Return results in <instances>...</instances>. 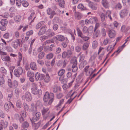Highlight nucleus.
Returning a JSON list of instances; mask_svg holds the SVG:
<instances>
[{"mask_svg":"<svg viewBox=\"0 0 130 130\" xmlns=\"http://www.w3.org/2000/svg\"><path fill=\"white\" fill-rule=\"evenodd\" d=\"M47 12L48 14L50 15V18L52 19L54 15L58 13L60 15V13L61 11L56 6H54L52 7V9L48 8L47 10Z\"/></svg>","mask_w":130,"mask_h":130,"instance_id":"obj_1","label":"nucleus"},{"mask_svg":"<svg viewBox=\"0 0 130 130\" xmlns=\"http://www.w3.org/2000/svg\"><path fill=\"white\" fill-rule=\"evenodd\" d=\"M21 42V39H17L12 41L11 45L12 47L14 49H17L20 46Z\"/></svg>","mask_w":130,"mask_h":130,"instance_id":"obj_2","label":"nucleus"},{"mask_svg":"<svg viewBox=\"0 0 130 130\" xmlns=\"http://www.w3.org/2000/svg\"><path fill=\"white\" fill-rule=\"evenodd\" d=\"M54 94L52 93L50 94L47 92H46L44 95L43 98V100L44 102H47L50 99H53Z\"/></svg>","mask_w":130,"mask_h":130,"instance_id":"obj_3","label":"nucleus"},{"mask_svg":"<svg viewBox=\"0 0 130 130\" xmlns=\"http://www.w3.org/2000/svg\"><path fill=\"white\" fill-rule=\"evenodd\" d=\"M76 30L77 31L78 36L83 39L85 41H87L89 39V37L86 36L84 35L82 31L78 27H77Z\"/></svg>","mask_w":130,"mask_h":130,"instance_id":"obj_4","label":"nucleus"},{"mask_svg":"<svg viewBox=\"0 0 130 130\" xmlns=\"http://www.w3.org/2000/svg\"><path fill=\"white\" fill-rule=\"evenodd\" d=\"M23 69L21 67H19L17 69H15L14 71V74L16 77H19L22 73Z\"/></svg>","mask_w":130,"mask_h":130,"instance_id":"obj_5","label":"nucleus"},{"mask_svg":"<svg viewBox=\"0 0 130 130\" xmlns=\"http://www.w3.org/2000/svg\"><path fill=\"white\" fill-rule=\"evenodd\" d=\"M72 53V52L70 50H68L67 52L64 51L62 54V58L68 59L71 56Z\"/></svg>","mask_w":130,"mask_h":130,"instance_id":"obj_6","label":"nucleus"},{"mask_svg":"<svg viewBox=\"0 0 130 130\" xmlns=\"http://www.w3.org/2000/svg\"><path fill=\"white\" fill-rule=\"evenodd\" d=\"M22 98L23 100H24L25 99L28 101H30L32 100V97L31 94L28 92H25V95H23L22 96Z\"/></svg>","mask_w":130,"mask_h":130,"instance_id":"obj_7","label":"nucleus"},{"mask_svg":"<svg viewBox=\"0 0 130 130\" xmlns=\"http://www.w3.org/2000/svg\"><path fill=\"white\" fill-rule=\"evenodd\" d=\"M11 106L13 108H14L13 104L11 102H6L5 103L4 105V108L5 110L8 111H9V109Z\"/></svg>","mask_w":130,"mask_h":130,"instance_id":"obj_8","label":"nucleus"},{"mask_svg":"<svg viewBox=\"0 0 130 130\" xmlns=\"http://www.w3.org/2000/svg\"><path fill=\"white\" fill-rule=\"evenodd\" d=\"M128 11L126 9L121 10L119 14L121 18H123L127 16Z\"/></svg>","mask_w":130,"mask_h":130,"instance_id":"obj_9","label":"nucleus"},{"mask_svg":"<svg viewBox=\"0 0 130 130\" xmlns=\"http://www.w3.org/2000/svg\"><path fill=\"white\" fill-rule=\"evenodd\" d=\"M89 67V66H86L84 69V71L86 72V75L87 76H91L92 74H91V73L93 69L92 68H90L88 69Z\"/></svg>","mask_w":130,"mask_h":130,"instance_id":"obj_10","label":"nucleus"},{"mask_svg":"<svg viewBox=\"0 0 130 130\" xmlns=\"http://www.w3.org/2000/svg\"><path fill=\"white\" fill-rule=\"evenodd\" d=\"M40 116V113L39 112H37L35 115L33 116L32 119H30L31 122L33 121L34 122L36 121L39 119Z\"/></svg>","mask_w":130,"mask_h":130,"instance_id":"obj_11","label":"nucleus"},{"mask_svg":"<svg viewBox=\"0 0 130 130\" xmlns=\"http://www.w3.org/2000/svg\"><path fill=\"white\" fill-rule=\"evenodd\" d=\"M116 35V32L113 30L110 29L108 31V36L110 38H114Z\"/></svg>","mask_w":130,"mask_h":130,"instance_id":"obj_12","label":"nucleus"},{"mask_svg":"<svg viewBox=\"0 0 130 130\" xmlns=\"http://www.w3.org/2000/svg\"><path fill=\"white\" fill-rule=\"evenodd\" d=\"M32 126L33 128L36 129H37L39 127L41 123V121H40L37 123H34L33 121L31 122Z\"/></svg>","mask_w":130,"mask_h":130,"instance_id":"obj_13","label":"nucleus"},{"mask_svg":"<svg viewBox=\"0 0 130 130\" xmlns=\"http://www.w3.org/2000/svg\"><path fill=\"white\" fill-rule=\"evenodd\" d=\"M45 26H44L41 27L38 34V35L39 36H41L44 34L45 33L46 31V29L45 28Z\"/></svg>","mask_w":130,"mask_h":130,"instance_id":"obj_14","label":"nucleus"},{"mask_svg":"<svg viewBox=\"0 0 130 130\" xmlns=\"http://www.w3.org/2000/svg\"><path fill=\"white\" fill-rule=\"evenodd\" d=\"M102 3L103 6L106 8H108L109 6V3L107 0H102Z\"/></svg>","mask_w":130,"mask_h":130,"instance_id":"obj_15","label":"nucleus"},{"mask_svg":"<svg viewBox=\"0 0 130 130\" xmlns=\"http://www.w3.org/2000/svg\"><path fill=\"white\" fill-rule=\"evenodd\" d=\"M53 92L54 93H56L59 90L61 91V88L60 86H58L57 85H55L53 88Z\"/></svg>","mask_w":130,"mask_h":130,"instance_id":"obj_16","label":"nucleus"},{"mask_svg":"<svg viewBox=\"0 0 130 130\" xmlns=\"http://www.w3.org/2000/svg\"><path fill=\"white\" fill-rule=\"evenodd\" d=\"M100 33V31L98 30L94 29V32L92 38L95 39L98 37Z\"/></svg>","mask_w":130,"mask_h":130,"instance_id":"obj_17","label":"nucleus"},{"mask_svg":"<svg viewBox=\"0 0 130 130\" xmlns=\"http://www.w3.org/2000/svg\"><path fill=\"white\" fill-rule=\"evenodd\" d=\"M30 66L31 69L33 70H35L37 69V66L35 62H31L30 64Z\"/></svg>","mask_w":130,"mask_h":130,"instance_id":"obj_18","label":"nucleus"},{"mask_svg":"<svg viewBox=\"0 0 130 130\" xmlns=\"http://www.w3.org/2000/svg\"><path fill=\"white\" fill-rule=\"evenodd\" d=\"M55 38L57 40L60 41H63L65 39L64 36L61 35H58L56 36Z\"/></svg>","mask_w":130,"mask_h":130,"instance_id":"obj_19","label":"nucleus"},{"mask_svg":"<svg viewBox=\"0 0 130 130\" xmlns=\"http://www.w3.org/2000/svg\"><path fill=\"white\" fill-rule=\"evenodd\" d=\"M98 19L95 17H93L89 19L90 23L91 24H95L98 21Z\"/></svg>","mask_w":130,"mask_h":130,"instance_id":"obj_20","label":"nucleus"},{"mask_svg":"<svg viewBox=\"0 0 130 130\" xmlns=\"http://www.w3.org/2000/svg\"><path fill=\"white\" fill-rule=\"evenodd\" d=\"M46 35H47V36L48 37H51L55 35L54 32L52 31L51 30L49 29L46 32Z\"/></svg>","mask_w":130,"mask_h":130,"instance_id":"obj_21","label":"nucleus"},{"mask_svg":"<svg viewBox=\"0 0 130 130\" xmlns=\"http://www.w3.org/2000/svg\"><path fill=\"white\" fill-rule=\"evenodd\" d=\"M31 91L32 93L34 95L39 94L40 92L37 88H31Z\"/></svg>","mask_w":130,"mask_h":130,"instance_id":"obj_22","label":"nucleus"},{"mask_svg":"<svg viewBox=\"0 0 130 130\" xmlns=\"http://www.w3.org/2000/svg\"><path fill=\"white\" fill-rule=\"evenodd\" d=\"M88 33L87 34V36H90L92 34L93 29V27L92 26H90L88 28Z\"/></svg>","mask_w":130,"mask_h":130,"instance_id":"obj_23","label":"nucleus"},{"mask_svg":"<svg viewBox=\"0 0 130 130\" xmlns=\"http://www.w3.org/2000/svg\"><path fill=\"white\" fill-rule=\"evenodd\" d=\"M36 106L37 108L40 109L42 107V104L40 101H38L36 102Z\"/></svg>","mask_w":130,"mask_h":130,"instance_id":"obj_24","label":"nucleus"},{"mask_svg":"<svg viewBox=\"0 0 130 130\" xmlns=\"http://www.w3.org/2000/svg\"><path fill=\"white\" fill-rule=\"evenodd\" d=\"M75 15L76 18L77 20L80 19L82 17V14L78 12H75Z\"/></svg>","mask_w":130,"mask_h":130,"instance_id":"obj_25","label":"nucleus"},{"mask_svg":"<svg viewBox=\"0 0 130 130\" xmlns=\"http://www.w3.org/2000/svg\"><path fill=\"white\" fill-rule=\"evenodd\" d=\"M2 59L4 61H6L7 62H11V58L8 56H2L1 57Z\"/></svg>","mask_w":130,"mask_h":130,"instance_id":"obj_26","label":"nucleus"},{"mask_svg":"<svg viewBox=\"0 0 130 130\" xmlns=\"http://www.w3.org/2000/svg\"><path fill=\"white\" fill-rule=\"evenodd\" d=\"M0 23L2 25L7 26L8 23V21L5 19H2L1 20Z\"/></svg>","mask_w":130,"mask_h":130,"instance_id":"obj_27","label":"nucleus"},{"mask_svg":"<svg viewBox=\"0 0 130 130\" xmlns=\"http://www.w3.org/2000/svg\"><path fill=\"white\" fill-rule=\"evenodd\" d=\"M71 63L73 64L72 66H77V61L76 58H72L71 60Z\"/></svg>","mask_w":130,"mask_h":130,"instance_id":"obj_28","label":"nucleus"},{"mask_svg":"<svg viewBox=\"0 0 130 130\" xmlns=\"http://www.w3.org/2000/svg\"><path fill=\"white\" fill-rule=\"evenodd\" d=\"M59 6L62 8L64 7L65 3L64 0H59L58 2Z\"/></svg>","mask_w":130,"mask_h":130,"instance_id":"obj_29","label":"nucleus"},{"mask_svg":"<svg viewBox=\"0 0 130 130\" xmlns=\"http://www.w3.org/2000/svg\"><path fill=\"white\" fill-rule=\"evenodd\" d=\"M77 8L81 9L82 10H87L86 8V7H84L83 5L82 4H79Z\"/></svg>","mask_w":130,"mask_h":130,"instance_id":"obj_30","label":"nucleus"},{"mask_svg":"<svg viewBox=\"0 0 130 130\" xmlns=\"http://www.w3.org/2000/svg\"><path fill=\"white\" fill-rule=\"evenodd\" d=\"M44 21H41L40 22L38 23L36 26V28L37 29H38L42 25L44 24Z\"/></svg>","mask_w":130,"mask_h":130,"instance_id":"obj_31","label":"nucleus"},{"mask_svg":"<svg viewBox=\"0 0 130 130\" xmlns=\"http://www.w3.org/2000/svg\"><path fill=\"white\" fill-rule=\"evenodd\" d=\"M0 71L3 75H6L7 74V70L4 67H1V68Z\"/></svg>","mask_w":130,"mask_h":130,"instance_id":"obj_32","label":"nucleus"},{"mask_svg":"<svg viewBox=\"0 0 130 130\" xmlns=\"http://www.w3.org/2000/svg\"><path fill=\"white\" fill-rule=\"evenodd\" d=\"M15 21L16 22H20L21 19V17L19 15L15 16L14 18Z\"/></svg>","mask_w":130,"mask_h":130,"instance_id":"obj_33","label":"nucleus"},{"mask_svg":"<svg viewBox=\"0 0 130 130\" xmlns=\"http://www.w3.org/2000/svg\"><path fill=\"white\" fill-rule=\"evenodd\" d=\"M89 6L93 10H96L97 9V7L93 4V3L91 2L89 3Z\"/></svg>","mask_w":130,"mask_h":130,"instance_id":"obj_34","label":"nucleus"},{"mask_svg":"<svg viewBox=\"0 0 130 130\" xmlns=\"http://www.w3.org/2000/svg\"><path fill=\"white\" fill-rule=\"evenodd\" d=\"M89 46V44L87 43H84L82 46V49L83 50H86Z\"/></svg>","mask_w":130,"mask_h":130,"instance_id":"obj_35","label":"nucleus"},{"mask_svg":"<svg viewBox=\"0 0 130 130\" xmlns=\"http://www.w3.org/2000/svg\"><path fill=\"white\" fill-rule=\"evenodd\" d=\"M98 46V42L97 41H93L92 43V47L93 49H95Z\"/></svg>","mask_w":130,"mask_h":130,"instance_id":"obj_36","label":"nucleus"},{"mask_svg":"<svg viewBox=\"0 0 130 130\" xmlns=\"http://www.w3.org/2000/svg\"><path fill=\"white\" fill-rule=\"evenodd\" d=\"M44 78V82L46 83H48L50 80V77L48 74H46Z\"/></svg>","mask_w":130,"mask_h":130,"instance_id":"obj_37","label":"nucleus"},{"mask_svg":"<svg viewBox=\"0 0 130 130\" xmlns=\"http://www.w3.org/2000/svg\"><path fill=\"white\" fill-rule=\"evenodd\" d=\"M22 4L23 6L25 7H27L29 5L28 3L25 0H23L22 1Z\"/></svg>","mask_w":130,"mask_h":130,"instance_id":"obj_38","label":"nucleus"},{"mask_svg":"<svg viewBox=\"0 0 130 130\" xmlns=\"http://www.w3.org/2000/svg\"><path fill=\"white\" fill-rule=\"evenodd\" d=\"M27 76L28 77H33L34 75V73L31 71H28L27 73Z\"/></svg>","mask_w":130,"mask_h":130,"instance_id":"obj_39","label":"nucleus"},{"mask_svg":"<svg viewBox=\"0 0 130 130\" xmlns=\"http://www.w3.org/2000/svg\"><path fill=\"white\" fill-rule=\"evenodd\" d=\"M1 79L0 80V84L1 86L4 88V84L5 83V80L4 78L2 76L1 77Z\"/></svg>","mask_w":130,"mask_h":130,"instance_id":"obj_40","label":"nucleus"},{"mask_svg":"<svg viewBox=\"0 0 130 130\" xmlns=\"http://www.w3.org/2000/svg\"><path fill=\"white\" fill-rule=\"evenodd\" d=\"M53 101V99H50L48 100L47 102H44V105L46 106L50 105Z\"/></svg>","mask_w":130,"mask_h":130,"instance_id":"obj_41","label":"nucleus"},{"mask_svg":"<svg viewBox=\"0 0 130 130\" xmlns=\"http://www.w3.org/2000/svg\"><path fill=\"white\" fill-rule=\"evenodd\" d=\"M16 106L17 107L19 108H21L22 106V102L20 100H18L16 102Z\"/></svg>","mask_w":130,"mask_h":130,"instance_id":"obj_42","label":"nucleus"},{"mask_svg":"<svg viewBox=\"0 0 130 130\" xmlns=\"http://www.w3.org/2000/svg\"><path fill=\"white\" fill-rule=\"evenodd\" d=\"M29 126V124L27 121H25L22 123V127H23L27 128Z\"/></svg>","mask_w":130,"mask_h":130,"instance_id":"obj_43","label":"nucleus"},{"mask_svg":"<svg viewBox=\"0 0 130 130\" xmlns=\"http://www.w3.org/2000/svg\"><path fill=\"white\" fill-rule=\"evenodd\" d=\"M101 18V20L102 22L104 21L105 20V19L106 17L105 14L103 13H102L100 15Z\"/></svg>","mask_w":130,"mask_h":130,"instance_id":"obj_44","label":"nucleus"},{"mask_svg":"<svg viewBox=\"0 0 130 130\" xmlns=\"http://www.w3.org/2000/svg\"><path fill=\"white\" fill-rule=\"evenodd\" d=\"M54 55L53 53H51L47 54L46 56V58L48 60L52 59Z\"/></svg>","mask_w":130,"mask_h":130,"instance_id":"obj_45","label":"nucleus"},{"mask_svg":"<svg viewBox=\"0 0 130 130\" xmlns=\"http://www.w3.org/2000/svg\"><path fill=\"white\" fill-rule=\"evenodd\" d=\"M111 42L110 41V40L109 39L106 38L104 39L103 42L104 44L105 45H106L108 44H110Z\"/></svg>","mask_w":130,"mask_h":130,"instance_id":"obj_46","label":"nucleus"},{"mask_svg":"<svg viewBox=\"0 0 130 130\" xmlns=\"http://www.w3.org/2000/svg\"><path fill=\"white\" fill-rule=\"evenodd\" d=\"M44 53L43 52H42L39 54L38 57L39 59H42L44 57Z\"/></svg>","mask_w":130,"mask_h":130,"instance_id":"obj_47","label":"nucleus"},{"mask_svg":"<svg viewBox=\"0 0 130 130\" xmlns=\"http://www.w3.org/2000/svg\"><path fill=\"white\" fill-rule=\"evenodd\" d=\"M22 2L21 0H16V5L19 7H20L22 4Z\"/></svg>","mask_w":130,"mask_h":130,"instance_id":"obj_48","label":"nucleus"},{"mask_svg":"<svg viewBox=\"0 0 130 130\" xmlns=\"http://www.w3.org/2000/svg\"><path fill=\"white\" fill-rule=\"evenodd\" d=\"M48 39V37L45 35L42 36L40 38V40L42 42Z\"/></svg>","mask_w":130,"mask_h":130,"instance_id":"obj_49","label":"nucleus"},{"mask_svg":"<svg viewBox=\"0 0 130 130\" xmlns=\"http://www.w3.org/2000/svg\"><path fill=\"white\" fill-rule=\"evenodd\" d=\"M18 61L19 62H20V63L21 61L22 58V56L21 53L19 52L18 53Z\"/></svg>","mask_w":130,"mask_h":130,"instance_id":"obj_50","label":"nucleus"},{"mask_svg":"<svg viewBox=\"0 0 130 130\" xmlns=\"http://www.w3.org/2000/svg\"><path fill=\"white\" fill-rule=\"evenodd\" d=\"M18 85V83L17 81L16 80H14L12 82V88H16Z\"/></svg>","mask_w":130,"mask_h":130,"instance_id":"obj_51","label":"nucleus"},{"mask_svg":"<svg viewBox=\"0 0 130 130\" xmlns=\"http://www.w3.org/2000/svg\"><path fill=\"white\" fill-rule=\"evenodd\" d=\"M88 28L86 26H84L82 29V31L84 34H85L88 33Z\"/></svg>","mask_w":130,"mask_h":130,"instance_id":"obj_52","label":"nucleus"},{"mask_svg":"<svg viewBox=\"0 0 130 130\" xmlns=\"http://www.w3.org/2000/svg\"><path fill=\"white\" fill-rule=\"evenodd\" d=\"M49 108H43L42 110V115H45L48 110Z\"/></svg>","mask_w":130,"mask_h":130,"instance_id":"obj_53","label":"nucleus"},{"mask_svg":"<svg viewBox=\"0 0 130 130\" xmlns=\"http://www.w3.org/2000/svg\"><path fill=\"white\" fill-rule=\"evenodd\" d=\"M40 74L38 72H37L36 73L35 76L36 80L37 81L39 79Z\"/></svg>","mask_w":130,"mask_h":130,"instance_id":"obj_54","label":"nucleus"},{"mask_svg":"<svg viewBox=\"0 0 130 130\" xmlns=\"http://www.w3.org/2000/svg\"><path fill=\"white\" fill-rule=\"evenodd\" d=\"M72 71L73 72H76L78 70V68L77 66H72Z\"/></svg>","mask_w":130,"mask_h":130,"instance_id":"obj_55","label":"nucleus"},{"mask_svg":"<svg viewBox=\"0 0 130 130\" xmlns=\"http://www.w3.org/2000/svg\"><path fill=\"white\" fill-rule=\"evenodd\" d=\"M23 106L25 110L26 111L28 110L29 109V107L27 104L25 103H24L23 104Z\"/></svg>","mask_w":130,"mask_h":130,"instance_id":"obj_56","label":"nucleus"},{"mask_svg":"<svg viewBox=\"0 0 130 130\" xmlns=\"http://www.w3.org/2000/svg\"><path fill=\"white\" fill-rule=\"evenodd\" d=\"M82 53L80 52L79 54L78 55L79 56L80 55V57L79 61H83V60L85 58V55L84 54H83L81 55Z\"/></svg>","mask_w":130,"mask_h":130,"instance_id":"obj_57","label":"nucleus"},{"mask_svg":"<svg viewBox=\"0 0 130 130\" xmlns=\"http://www.w3.org/2000/svg\"><path fill=\"white\" fill-rule=\"evenodd\" d=\"M11 82L12 81L11 79H8L7 81V83L8 86L10 88H12Z\"/></svg>","mask_w":130,"mask_h":130,"instance_id":"obj_58","label":"nucleus"},{"mask_svg":"<svg viewBox=\"0 0 130 130\" xmlns=\"http://www.w3.org/2000/svg\"><path fill=\"white\" fill-rule=\"evenodd\" d=\"M126 43L125 42L122 46L121 47H120L119 48V49L117 51V52H119L120 53L123 49V48L125 46V44Z\"/></svg>","mask_w":130,"mask_h":130,"instance_id":"obj_59","label":"nucleus"},{"mask_svg":"<svg viewBox=\"0 0 130 130\" xmlns=\"http://www.w3.org/2000/svg\"><path fill=\"white\" fill-rule=\"evenodd\" d=\"M64 73V70L63 69L59 70L58 72V75L60 76H62Z\"/></svg>","mask_w":130,"mask_h":130,"instance_id":"obj_60","label":"nucleus"},{"mask_svg":"<svg viewBox=\"0 0 130 130\" xmlns=\"http://www.w3.org/2000/svg\"><path fill=\"white\" fill-rule=\"evenodd\" d=\"M69 33L71 35L72 39L73 40V41H74L75 39L74 35L70 29L69 30Z\"/></svg>","mask_w":130,"mask_h":130,"instance_id":"obj_61","label":"nucleus"},{"mask_svg":"<svg viewBox=\"0 0 130 130\" xmlns=\"http://www.w3.org/2000/svg\"><path fill=\"white\" fill-rule=\"evenodd\" d=\"M44 63L45 65L47 67L50 66L51 64L50 61L48 60H45V61Z\"/></svg>","mask_w":130,"mask_h":130,"instance_id":"obj_62","label":"nucleus"},{"mask_svg":"<svg viewBox=\"0 0 130 130\" xmlns=\"http://www.w3.org/2000/svg\"><path fill=\"white\" fill-rule=\"evenodd\" d=\"M2 16L5 18H7L9 17V14L8 13L5 12L2 14Z\"/></svg>","mask_w":130,"mask_h":130,"instance_id":"obj_63","label":"nucleus"},{"mask_svg":"<svg viewBox=\"0 0 130 130\" xmlns=\"http://www.w3.org/2000/svg\"><path fill=\"white\" fill-rule=\"evenodd\" d=\"M19 33L18 31H16L14 33V36L17 38H19Z\"/></svg>","mask_w":130,"mask_h":130,"instance_id":"obj_64","label":"nucleus"}]
</instances>
